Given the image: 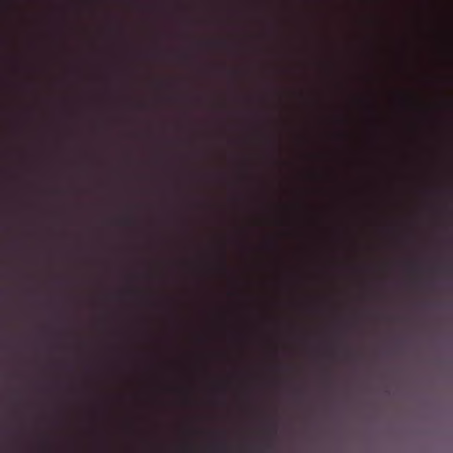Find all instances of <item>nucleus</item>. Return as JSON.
Segmentation results:
<instances>
[{
  "label": "nucleus",
  "instance_id": "nucleus-1",
  "mask_svg": "<svg viewBox=\"0 0 453 453\" xmlns=\"http://www.w3.org/2000/svg\"><path fill=\"white\" fill-rule=\"evenodd\" d=\"M317 239H313V354L315 353V334H316V311H317ZM316 370L313 369V384L315 383ZM315 417V414H312Z\"/></svg>",
  "mask_w": 453,
  "mask_h": 453
},
{
  "label": "nucleus",
  "instance_id": "nucleus-2",
  "mask_svg": "<svg viewBox=\"0 0 453 453\" xmlns=\"http://www.w3.org/2000/svg\"><path fill=\"white\" fill-rule=\"evenodd\" d=\"M317 0H313V75H317Z\"/></svg>",
  "mask_w": 453,
  "mask_h": 453
},
{
  "label": "nucleus",
  "instance_id": "nucleus-3",
  "mask_svg": "<svg viewBox=\"0 0 453 453\" xmlns=\"http://www.w3.org/2000/svg\"><path fill=\"white\" fill-rule=\"evenodd\" d=\"M332 50H333V61H332V69L334 74L338 73L339 71V57H340V49L339 42L335 40L332 42Z\"/></svg>",
  "mask_w": 453,
  "mask_h": 453
},
{
  "label": "nucleus",
  "instance_id": "nucleus-4",
  "mask_svg": "<svg viewBox=\"0 0 453 453\" xmlns=\"http://www.w3.org/2000/svg\"><path fill=\"white\" fill-rule=\"evenodd\" d=\"M332 121L336 127H345L348 124V118L337 112L333 115Z\"/></svg>",
  "mask_w": 453,
  "mask_h": 453
},
{
  "label": "nucleus",
  "instance_id": "nucleus-5",
  "mask_svg": "<svg viewBox=\"0 0 453 453\" xmlns=\"http://www.w3.org/2000/svg\"><path fill=\"white\" fill-rule=\"evenodd\" d=\"M349 133L342 129H337L333 133V138L341 142H345L349 140Z\"/></svg>",
  "mask_w": 453,
  "mask_h": 453
},
{
  "label": "nucleus",
  "instance_id": "nucleus-6",
  "mask_svg": "<svg viewBox=\"0 0 453 453\" xmlns=\"http://www.w3.org/2000/svg\"><path fill=\"white\" fill-rule=\"evenodd\" d=\"M341 350V352L344 355V356H349V350L345 348V346L342 344V342H339V344H337L336 346H334L331 349V356L333 357H335L338 354V350Z\"/></svg>",
  "mask_w": 453,
  "mask_h": 453
},
{
  "label": "nucleus",
  "instance_id": "nucleus-7",
  "mask_svg": "<svg viewBox=\"0 0 453 453\" xmlns=\"http://www.w3.org/2000/svg\"><path fill=\"white\" fill-rule=\"evenodd\" d=\"M213 450L219 452H226L227 450V444L226 441H219L213 445Z\"/></svg>",
  "mask_w": 453,
  "mask_h": 453
},
{
  "label": "nucleus",
  "instance_id": "nucleus-8",
  "mask_svg": "<svg viewBox=\"0 0 453 453\" xmlns=\"http://www.w3.org/2000/svg\"><path fill=\"white\" fill-rule=\"evenodd\" d=\"M331 180L334 184V187H338V184H339V174L338 173L336 172V170H333L332 173H331Z\"/></svg>",
  "mask_w": 453,
  "mask_h": 453
},
{
  "label": "nucleus",
  "instance_id": "nucleus-9",
  "mask_svg": "<svg viewBox=\"0 0 453 453\" xmlns=\"http://www.w3.org/2000/svg\"><path fill=\"white\" fill-rule=\"evenodd\" d=\"M311 1V0H307V27H310L311 22V14L310 11Z\"/></svg>",
  "mask_w": 453,
  "mask_h": 453
},
{
  "label": "nucleus",
  "instance_id": "nucleus-10",
  "mask_svg": "<svg viewBox=\"0 0 453 453\" xmlns=\"http://www.w3.org/2000/svg\"><path fill=\"white\" fill-rule=\"evenodd\" d=\"M342 334V331H341V330H336V331L334 332V336H335V338H336L337 340H340V339H341Z\"/></svg>",
  "mask_w": 453,
  "mask_h": 453
},
{
  "label": "nucleus",
  "instance_id": "nucleus-11",
  "mask_svg": "<svg viewBox=\"0 0 453 453\" xmlns=\"http://www.w3.org/2000/svg\"><path fill=\"white\" fill-rule=\"evenodd\" d=\"M337 388H338V387H337V385H336V384H334V383H333V384L330 386V388H331V389H332V391H334V392H335V391H336Z\"/></svg>",
  "mask_w": 453,
  "mask_h": 453
},
{
  "label": "nucleus",
  "instance_id": "nucleus-12",
  "mask_svg": "<svg viewBox=\"0 0 453 453\" xmlns=\"http://www.w3.org/2000/svg\"><path fill=\"white\" fill-rule=\"evenodd\" d=\"M266 448H267L268 449H270V450H271V449H273V444H272V443H267V444H266Z\"/></svg>",
  "mask_w": 453,
  "mask_h": 453
},
{
  "label": "nucleus",
  "instance_id": "nucleus-13",
  "mask_svg": "<svg viewBox=\"0 0 453 453\" xmlns=\"http://www.w3.org/2000/svg\"><path fill=\"white\" fill-rule=\"evenodd\" d=\"M269 245H270L271 248H273L274 246L273 242H270Z\"/></svg>",
  "mask_w": 453,
  "mask_h": 453
},
{
  "label": "nucleus",
  "instance_id": "nucleus-14",
  "mask_svg": "<svg viewBox=\"0 0 453 453\" xmlns=\"http://www.w3.org/2000/svg\"><path fill=\"white\" fill-rule=\"evenodd\" d=\"M271 430H272L273 432H274V430H275V426H271Z\"/></svg>",
  "mask_w": 453,
  "mask_h": 453
},
{
  "label": "nucleus",
  "instance_id": "nucleus-15",
  "mask_svg": "<svg viewBox=\"0 0 453 453\" xmlns=\"http://www.w3.org/2000/svg\"><path fill=\"white\" fill-rule=\"evenodd\" d=\"M312 426H315V418H312Z\"/></svg>",
  "mask_w": 453,
  "mask_h": 453
},
{
  "label": "nucleus",
  "instance_id": "nucleus-16",
  "mask_svg": "<svg viewBox=\"0 0 453 453\" xmlns=\"http://www.w3.org/2000/svg\"><path fill=\"white\" fill-rule=\"evenodd\" d=\"M312 426H315V418H312Z\"/></svg>",
  "mask_w": 453,
  "mask_h": 453
},
{
  "label": "nucleus",
  "instance_id": "nucleus-17",
  "mask_svg": "<svg viewBox=\"0 0 453 453\" xmlns=\"http://www.w3.org/2000/svg\"><path fill=\"white\" fill-rule=\"evenodd\" d=\"M312 426H315V418H312Z\"/></svg>",
  "mask_w": 453,
  "mask_h": 453
},
{
  "label": "nucleus",
  "instance_id": "nucleus-18",
  "mask_svg": "<svg viewBox=\"0 0 453 453\" xmlns=\"http://www.w3.org/2000/svg\"><path fill=\"white\" fill-rule=\"evenodd\" d=\"M312 426H315V418H312Z\"/></svg>",
  "mask_w": 453,
  "mask_h": 453
},
{
  "label": "nucleus",
  "instance_id": "nucleus-19",
  "mask_svg": "<svg viewBox=\"0 0 453 453\" xmlns=\"http://www.w3.org/2000/svg\"><path fill=\"white\" fill-rule=\"evenodd\" d=\"M280 368V366H276V370H275V371H276V372H279V371H280V370H279Z\"/></svg>",
  "mask_w": 453,
  "mask_h": 453
},
{
  "label": "nucleus",
  "instance_id": "nucleus-20",
  "mask_svg": "<svg viewBox=\"0 0 453 453\" xmlns=\"http://www.w3.org/2000/svg\"><path fill=\"white\" fill-rule=\"evenodd\" d=\"M280 368V366H276V370H275V371H276V372H279V371H280V370H279Z\"/></svg>",
  "mask_w": 453,
  "mask_h": 453
},
{
  "label": "nucleus",
  "instance_id": "nucleus-21",
  "mask_svg": "<svg viewBox=\"0 0 453 453\" xmlns=\"http://www.w3.org/2000/svg\"><path fill=\"white\" fill-rule=\"evenodd\" d=\"M332 1H333L334 3H336V2H338L339 0H332Z\"/></svg>",
  "mask_w": 453,
  "mask_h": 453
}]
</instances>
